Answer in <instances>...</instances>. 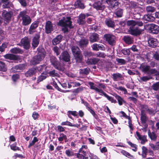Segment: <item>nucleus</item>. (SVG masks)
I'll list each match as a JSON object with an SVG mask.
<instances>
[{"mask_svg":"<svg viewBox=\"0 0 159 159\" xmlns=\"http://www.w3.org/2000/svg\"><path fill=\"white\" fill-rule=\"evenodd\" d=\"M88 43V40L85 39H82L79 41L76 42V44L81 48L86 46Z\"/></svg>","mask_w":159,"mask_h":159,"instance_id":"nucleus-14","label":"nucleus"},{"mask_svg":"<svg viewBox=\"0 0 159 159\" xmlns=\"http://www.w3.org/2000/svg\"><path fill=\"white\" fill-rule=\"evenodd\" d=\"M88 147L87 145H82L79 150V152L82 153L84 156L86 155L87 153L88 152Z\"/></svg>","mask_w":159,"mask_h":159,"instance_id":"nucleus-26","label":"nucleus"},{"mask_svg":"<svg viewBox=\"0 0 159 159\" xmlns=\"http://www.w3.org/2000/svg\"><path fill=\"white\" fill-rule=\"evenodd\" d=\"M104 37L106 41L111 45H114L115 43L116 37L114 35L106 34L104 35Z\"/></svg>","mask_w":159,"mask_h":159,"instance_id":"nucleus-7","label":"nucleus"},{"mask_svg":"<svg viewBox=\"0 0 159 159\" xmlns=\"http://www.w3.org/2000/svg\"><path fill=\"white\" fill-rule=\"evenodd\" d=\"M86 16L84 14H81L79 16L77 22L79 25H83L85 23V18Z\"/></svg>","mask_w":159,"mask_h":159,"instance_id":"nucleus-21","label":"nucleus"},{"mask_svg":"<svg viewBox=\"0 0 159 159\" xmlns=\"http://www.w3.org/2000/svg\"><path fill=\"white\" fill-rule=\"evenodd\" d=\"M46 78V76L44 74H42L41 75H40L37 80V81L38 83H39L42 80H43L45 79Z\"/></svg>","mask_w":159,"mask_h":159,"instance_id":"nucleus-52","label":"nucleus"},{"mask_svg":"<svg viewBox=\"0 0 159 159\" xmlns=\"http://www.w3.org/2000/svg\"><path fill=\"white\" fill-rule=\"evenodd\" d=\"M48 74H49L50 76L52 77H58L59 76L58 74L54 70L50 71L48 72Z\"/></svg>","mask_w":159,"mask_h":159,"instance_id":"nucleus-45","label":"nucleus"},{"mask_svg":"<svg viewBox=\"0 0 159 159\" xmlns=\"http://www.w3.org/2000/svg\"><path fill=\"white\" fill-rule=\"evenodd\" d=\"M106 2L110 5L112 8H116L119 4L118 0H106Z\"/></svg>","mask_w":159,"mask_h":159,"instance_id":"nucleus-11","label":"nucleus"},{"mask_svg":"<svg viewBox=\"0 0 159 159\" xmlns=\"http://www.w3.org/2000/svg\"><path fill=\"white\" fill-rule=\"evenodd\" d=\"M149 46L151 47L154 48L157 45V40L154 38H150L148 41Z\"/></svg>","mask_w":159,"mask_h":159,"instance_id":"nucleus-17","label":"nucleus"},{"mask_svg":"<svg viewBox=\"0 0 159 159\" xmlns=\"http://www.w3.org/2000/svg\"><path fill=\"white\" fill-rule=\"evenodd\" d=\"M74 56L77 62H80L82 61V56L81 52L77 54H75L74 55Z\"/></svg>","mask_w":159,"mask_h":159,"instance_id":"nucleus-34","label":"nucleus"},{"mask_svg":"<svg viewBox=\"0 0 159 159\" xmlns=\"http://www.w3.org/2000/svg\"><path fill=\"white\" fill-rule=\"evenodd\" d=\"M100 60L99 58H93L88 59L86 63L89 65H95Z\"/></svg>","mask_w":159,"mask_h":159,"instance_id":"nucleus-22","label":"nucleus"},{"mask_svg":"<svg viewBox=\"0 0 159 159\" xmlns=\"http://www.w3.org/2000/svg\"><path fill=\"white\" fill-rule=\"evenodd\" d=\"M53 50L57 56L60 53V49L57 47L55 46L53 49Z\"/></svg>","mask_w":159,"mask_h":159,"instance_id":"nucleus-61","label":"nucleus"},{"mask_svg":"<svg viewBox=\"0 0 159 159\" xmlns=\"http://www.w3.org/2000/svg\"><path fill=\"white\" fill-rule=\"evenodd\" d=\"M128 126L130 129V131H133L134 129V127L132 124L131 120H130V117H128Z\"/></svg>","mask_w":159,"mask_h":159,"instance_id":"nucleus-59","label":"nucleus"},{"mask_svg":"<svg viewBox=\"0 0 159 159\" xmlns=\"http://www.w3.org/2000/svg\"><path fill=\"white\" fill-rule=\"evenodd\" d=\"M149 30L151 32L154 34H157L159 30V26L154 24L150 25Z\"/></svg>","mask_w":159,"mask_h":159,"instance_id":"nucleus-15","label":"nucleus"},{"mask_svg":"<svg viewBox=\"0 0 159 159\" xmlns=\"http://www.w3.org/2000/svg\"><path fill=\"white\" fill-rule=\"evenodd\" d=\"M50 61L52 64L54 66V67L58 69V67L59 65V63L57 61L56 58L54 56H51L50 57Z\"/></svg>","mask_w":159,"mask_h":159,"instance_id":"nucleus-19","label":"nucleus"},{"mask_svg":"<svg viewBox=\"0 0 159 159\" xmlns=\"http://www.w3.org/2000/svg\"><path fill=\"white\" fill-rule=\"evenodd\" d=\"M40 35L39 34H36L32 39V45L34 48L37 47L39 43Z\"/></svg>","mask_w":159,"mask_h":159,"instance_id":"nucleus-13","label":"nucleus"},{"mask_svg":"<svg viewBox=\"0 0 159 159\" xmlns=\"http://www.w3.org/2000/svg\"><path fill=\"white\" fill-rule=\"evenodd\" d=\"M4 57L7 59L11 60H15L17 59L16 56L12 54H7L4 56Z\"/></svg>","mask_w":159,"mask_h":159,"instance_id":"nucleus-36","label":"nucleus"},{"mask_svg":"<svg viewBox=\"0 0 159 159\" xmlns=\"http://www.w3.org/2000/svg\"><path fill=\"white\" fill-rule=\"evenodd\" d=\"M105 23L109 27L113 28L115 26V22L110 18L106 19L105 21Z\"/></svg>","mask_w":159,"mask_h":159,"instance_id":"nucleus-20","label":"nucleus"},{"mask_svg":"<svg viewBox=\"0 0 159 159\" xmlns=\"http://www.w3.org/2000/svg\"><path fill=\"white\" fill-rule=\"evenodd\" d=\"M7 70V68L5 64L2 61H0V71L6 72Z\"/></svg>","mask_w":159,"mask_h":159,"instance_id":"nucleus-39","label":"nucleus"},{"mask_svg":"<svg viewBox=\"0 0 159 159\" xmlns=\"http://www.w3.org/2000/svg\"><path fill=\"white\" fill-rule=\"evenodd\" d=\"M38 25V23L36 22L32 23L29 30V33L30 34H33L35 31V30Z\"/></svg>","mask_w":159,"mask_h":159,"instance_id":"nucleus-16","label":"nucleus"},{"mask_svg":"<svg viewBox=\"0 0 159 159\" xmlns=\"http://www.w3.org/2000/svg\"><path fill=\"white\" fill-rule=\"evenodd\" d=\"M96 56L98 57L105 58L106 55L103 52H98L97 53Z\"/></svg>","mask_w":159,"mask_h":159,"instance_id":"nucleus-57","label":"nucleus"},{"mask_svg":"<svg viewBox=\"0 0 159 159\" xmlns=\"http://www.w3.org/2000/svg\"><path fill=\"white\" fill-rule=\"evenodd\" d=\"M128 25L130 26L128 32L129 33L134 36L140 35L143 31V29H141L138 27H135L136 25L139 26H142L143 23L140 20H129L127 22Z\"/></svg>","mask_w":159,"mask_h":159,"instance_id":"nucleus-1","label":"nucleus"},{"mask_svg":"<svg viewBox=\"0 0 159 159\" xmlns=\"http://www.w3.org/2000/svg\"><path fill=\"white\" fill-rule=\"evenodd\" d=\"M70 56L68 52L66 51H63L61 54V55L60 58L63 60V61L68 62L70 61Z\"/></svg>","mask_w":159,"mask_h":159,"instance_id":"nucleus-12","label":"nucleus"},{"mask_svg":"<svg viewBox=\"0 0 159 159\" xmlns=\"http://www.w3.org/2000/svg\"><path fill=\"white\" fill-rule=\"evenodd\" d=\"M123 39L126 43L129 44L132 43L133 41L132 38L129 36H124Z\"/></svg>","mask_w":159,"mask_h":159,"instance_id":"nucleus-35","label":"nucleus"},{"mask_svg":"<svg viewBox=\"0 0 159 159\" xmlns=\"http://www.w3.org/2000/svg\"><path fill=\"white\" fill-rule=\"evenodd\" d=\"M143 19L146 21H153L155 20V18L151 15L148 14L144 16Z\"/></svg>","mask_w":159,"mask_h":159,"instance_id":"nucleus-28","label":"nucleus"},{"mask_svg":"<svg viewBox=\"0 0 159 159\" xmlns=\"http://www.w3.org/2000/svg\"><path fill=\"white\" fill-rule=\"evenodd\" d=\"M2 7L3 8H7L10 7H13V5L12 2L9 1L3 3Z\"/></svg>","mask_w":159,"mask_h":159,"instance_id":"nucleus-37","label":"nucleus"},{"mask_svg":"<svg viewBox=\"0 0 159 159\" xmlns=\"http://www.w3.org/2000/svg\"><path fill=\"white\" fill-rule=\"evenodd\" d=\"M72 51L73 55L75 54H77L81 52L79 48L76 46H73L71 48Z\"/></svg>","mask_w":159,"mask_h":159,"instance_id":"nucleus-41","label":"nucleus"},{"mask_svg":"<svg viewBox=\"0 0 159 159\" xmlns=\"http://www.w3.org/2000/svg\"><path fill=\"white\" fill-rule=\"evenodd\" d=\"M17 45L23 46L25 49H28L30 46V41L27 37H25L21 40L20 43L17 44Z\"/></svg>","mask_w":159,"mask_h":159,"instance_id":"nucleus-6","label":"nucleus"},{"mask_svg":"<svg viewBox=\"0 0 159 159\" xmlns=\"http://www.w3.org/2000/svg\"><path fill=\"white\" fill-rule=\"evenodd\" d=\"M65 153L67 156L71 157L74 155V152L70 149H67Z\"/></svg>","mask_w":159,"mask_h":159,"instance_id":"nucleus-47","label":"nucleus"},{"mask_svg":"<svg viewBox=\"0 0 159 159\" xmlns=\"http://www.w3.org/2000/svg\"><path fill=\"white\" fill-rule=\"evenodd\" d=\"M140 67L142 71L145 73H148L150 70V67L149 66L144 64L141 65Z\"/></svg>","mask_w":159,"mask_h":159,"instance_id":"nucleus-30","label":"nucleus"},{"mask_svg":"<svg viewBox=\"0 0 159 159\" xmlns=\"http://www.w3.org/2000/svg\"><path fill=\"white\" fill-rule=\"evenodd\" d=\"M67 138L66 136L63 133L60 134V137L58 138V140L59 141H62L64 139H66Z\"/></svg>","mask_w":159,"mask_h":159,"instance_id":"nucleus-55","label":"nucleus"},{"mask_svg":"<svg viewBox=\"0 0 159 159\" xmlns=\"http://www.w3.org/2000/svg\"><path fill=\"white\" fill-rule=\"evenodd\" d=\"M136 135L135 137L136 138L137 140L141 141L140 143L141 144H144L147 141L146 135H141L138 131L136 132Z\"/></svg>","mask_w":159,"mask_h":159,"instance_id":"nucleus-9","label":"nucleus"},{"mask_svg":"<svg viewBox=\"0 0 159 159\" xmlns=\"http://www.w3.org/2000/svg\"><path fill=\"white\" fill-rule=\"evenodd\" d=\"M153 89L155 90H157L159 89V82L156 83L152 85Z\"/></svg>","mask_w":159,"mask_h":159,"instance_id":"nucleus-63","label":"nucleus"},{"mask_svg":"<svg viewBox=\"0 0 159 159\" xmlns=\"http://www.w3.org/2000/svg\"><path fill=\"white\" fill-rule=\"evenodd\" d=\"M148 135L151 140L155 141L157 139V136L154 132L151 133L148 132Z\"/></svg>","mask_w":159,"mask_h":159,"instance_id":"nucleus-46","label":"nucleus"},{"mask_svg":"<svg viewBox=\"0 0 159 159\" xmlns=\"http://www.w3.org/2000/svg\"><path fill=\"white\" fill-rule=\"evenodd\" d=\"M112 78L115 81L122 80L123 78L122 75L119 73H114L112 74Z\"/></svg>","mask_w":159,"mask_h":159,"instance_id":"nucleus-27","label":"nucleus"},{"mask_svg":"<svg viewBox=\"0 0 159 159\" xmlns=\"http://www.w3.org/2000/svg\"><path fill=\"white\" fill-rule=\"evenodd\" d=\"M89 71L90 69L89 68H87L82 70L81 72L83 74L87 75L89 73Z\"/></svg>","mask_w":159,"mask_h":159,"instance_id":"nucleus-60","label":"nucleus"},{"mask_svg":"<svg viewBox=\"0 0 159 159\" xmlns=\"http://www.w3.org/2000/svg\"><path fill=\"white\" fill-rule=\"evenodd\" d=\"M62 38L61 35H58L52 40V43L54 45H56L59 43L61 41Z\"/></svg>","mask_w":159,"mask_h":159,"instance_id":"nucleus-32","label":"nucleus"},{"mask_svg":"<svg viewBox=\"0 0 159 159\" xmlns=\"http://www.w3.org/2000/svg\"><path fill=\"white\" fill-rule=\"evenodd\" d=\"M89 39L91 43L97 42L99 40V35L96 33H92L90 35Z\"/></svg>","mask_w":159,"mask_h":159,"instance_id":"nucleus-18","label":"nucleus"},{"mask_svg":"<svg viewBox=\"0 0 159 159\" xmlns=\"http://www.w3.org/2000/svg\"><path fill=\"white\" fill-rule=\"evenodd\" d=\"M100 93V95H102L101 94H102L105 97H106L108 99V100L111 101V102L115 103L116 102V100L114 99L108 95L106 93L104 92L103 90L102 92H101Z\"/></svg>","mask_w":159,"mask_h":159,"instance_id":"nucleus-31","label":"nucleus"},{"mask_svg":"<svg viewBox=\"0 0 159 159\" xmlns=\"http://www.w3.org/2000/svg\"><path fill=\"white\" fill-rule=\"evenodd\" d=\"M84 55L85 57H89L91 56H93V54L92 52H85L84 53Z\"/></svg>","mask_w":159,"mask_h":159,"instance_id":"nucleus-62","label":"nucleus"},{"mask_svg":"<svg viewBox=\"0 0 159 159\" xmlns=\"http://www.w3.org/2000/svg\"><path fill=\"white\" fill-rule=\"evenodd\" d=\"M121 153L123 155L128 157L131 159H135L134 157L133 156L131 155L129 153L125 150H122L121 151Z\"/></svg>","mask_w":159,"mask_h":159,"instance_id":"nucleus-40","label":"nucleus"},{"mask_svg":"<svg viewBox=\"0 0 159 159\" xmlns=\"http://www.w3.org/2000/svg\"><path fill=\"white\" fill-rule=\"evenodd\" d=\"M10 52L11 53L16 54H21L23 52L22 50L17 48H14L11 49Z\"/></svg>","mask_w":159,"mask_h":159,"instance_id":"nucleus-33","label":"nucleus"},{"mask_svg":"<svg viewBox=\"0 0 159 159\" xmlns=\"http://www.w3.org/2000/svg\"><path fill=\"white\" fill-rule=\"evenodd\" d=\"M38 52L37 55L34 56L32 59L31 62L35 65L39 63L45 57L46 53L44 49L43 48L38 49Z\"/></svg>","mask_w":159,"mask_h":159,"instance_id":"nucleus-3","label":"nucleus"},{"mask_svg":"<svg viewBox=\"0 0 159 159\" xmlns=\"http://www.w3.org/2000/svg\"><path fill=\"white\" fill-rule=\"evenodd\" d=\"M114 87L117 89L123 91L125 94L127 92L126 89L125 88L122 86L117 87V84H115L114 85Z\"/></svg>","mask_w":159,"mask_h":159,"instance_id":"nucleus-50","label":"nucleus"},{"mask_svg":"<svg viewBox=\"0 0 159 159\" xmlns=\"http://www.w3.org/2000/svg\"><path fill=\"white\" fill-rule=\"evenodd\" d=\"M55 27L54 25L50 21H48L45 25V31L46 33L48 34L53 31Z\"/></svg>","mask_w":159,"mask_h":159,"instance_id":"nucleus-8","label":"nucleus"},{"mask_svg":"<svg viewBox=\"0 0 159 159\" xmlns=\"http://www.w3.org/2000/svg\"><path fill=\"white\" fill-rule=\"evenodd\" d=\"M128 144L130 146H131V147L133 148L132 150L135 152H136L137 151V146L134 143H132L131 142L129 141L128 142Z\"/></svg>","mask_w":159,"mask_h":159,"instance_id":"nucleus-53","label":"nucleus"},{"mask_svg":"<svg viewBox=\"0 0 159 159\" xmlns=\"http://www.w3.org/2000/svg\"><path fill=\"white\" fill-rule=\"evenodd\" d=\"M19 18L22 20V24L24 25H27L30 24L31 22V19L28 15L26 11H23L20 12L18 16Z\"/></svg>","mask_w":159,"mask_h":159,"instance_id":"nucleus-4","label":"nucleus"},{"mask_svg":"<svg viewBox=\"0 0 159 159\" xmlns=\"http://www.w3.org/2000/svg\"><path fill=\"white\" fill-rule=\"evenodd\" d=\"M37 72L36 68H32L28 70L25 74V76L27 77H30L35 74Z\"/></svg>","mask_w":159,"mask_h":159,"instance_id":"nucleus-23","label":"nucleus"},{"mask_svg":"<svg viewBox=\"0 0 159 159\" xmlns=\"http://www.w3.org/2000/svg\"><path fill=\"white\" fill-rule=\"evenodd\" d=\"M77 157L78 159H87L88 158V157H85L84 155L79 153L76 154Z\"/></svg>","mask_w":159,"mask_h":159,"instance_id":"nucleus-56","label":"nucleus"},{"mask_svg":"<svg viewBox=\"0 0 159 159\" xmlns=\"http://www.w3.org/2000/svg\"><path fill=\"white\" fill-rule=\"evenodd\" d=\"M115 97L116 99L117 100L119 104L120 105H122L123 102H124L123 98L117 95H115Z\"/></svg>","mask_w":159,"mask_h":159,"instance_id":"nucleus-44","label":"nucleus"},{"mask_svg":"<svg viewBox=\"0 0 159 159\" xmlns=\"http://www.w3.org/2000/svg\"><path fill=\"white\" fill-rule=\"evenodd\" d=\"M61 125H67L70 126H73L75 127H78L79 126L78 124L72 125L70 122L66 121V122H63L61 123Z\"/></svg>","mask_w":159,"mask_h":159,"instance_id":"nucleus-43","label":"nucleus"},{"mask_svg":"<svg viewBox=\"0 0 159 159\" xmlns=\"http://www.w3.org/2000/svg\"><path fill=\"white\" fill-rule=\"evenodd\" d=\"M123 10L122 9H119L115 12V13L118 17H121L123 14Z\"/></svg>","mask_w":159,"mask_h":159,"instance_id":"nucleus-51","label":"nucleus"},{"mask_svg":"<svg viewBox=\"0 0 159 159\" xmlns=\"http://www.w3.org/2000/svg\"><path fill=\"white\" fill-rule=\"evenodd\" d=\"M2 15L4 18V23L7 24L11 20V17L13 15V12L11 11L8 12L3 10L2 11Z\"/></svg>","mask_w":159,"mask_h":159,"instance_id":"nucleus-5","label":"nucleus"},{"mask_svg":"<svg viewBox=\"0 0 159 159\" xmlns=\"http://www.w3.org/2000/svg\"><path fill=\"white\" fill-rule=\"evenodd\" d=\"M93 7L97 10H102L105 8V5L102 3V1L96 2L93 4Z\"/></svg>","mask_w":159,"mask_h":159,"instance_id":"nucleus-10","label":"nucleus"},{"mask_svg":"<svg viewBox=\"0 0 159 159\" xmlns=\"http://www.w3.org/2000/svg\"><path fill=\"white\" fill-rule=\"evenodd\" d=\"M146 10L148 13H151L155 11L156 8L153 7L149 6L146 7Z\"/></svg>","mask_w":159,"mask_h":159,"instance_id":"nucleus-38","label":"nucleus"},{"mask_svg":"<svg viewBox=\"0 0 159 159\" xmlns=\"http://www.w3.org/2000/svg\"><path fill=\"white\" fill-rule=\"evenodd\" d=\"M121 52L125 55H129L130 54V51L128 49H123L122 50Z\"/></svg>","mask_w":159,"mask_h":159,"instance_id":"nucleus-64","label":"nucleus"},{"mask_svg":"<svg viewBox=\"0 0 159 159\" xmlns=\"http://www.w3.org/2000/svg\"><path fill=\"white\" fill-rule=\"evenodd\" d=\"M116 61L120 65H124L126 63V61L123 59L117 58Z\"/></svg>","mask_w":159,"mask_h":159,"instance_id":"nucleus-58","label":"nucleus"},{"mask_svg":"<svg viewBox=\"0 0 159 159\" xmlns=\"http://www.w3.org/2000/svg\"><path fill=\"white\" fill-rule=\"evenodd\" d=\"M89 84L90 86V89H93L95 90V91L98 92L99 93L102 92V90L98 89L96 87H95L94 85V83L92 82H89L88 83Z\"/></svg>","mask_w":159,"mask_h":159,"instance_id":"nucleus-29","label":"nucleus"},{"mask_svg":"<svg viewBox=\"0 0 159 159\" xmlns=\"http://www.w3.org/2000/svg\"><path fill=\"white\" fill-rule=\"evenodd\" d=\"M148 152L147 148L145 146L142 147V153L141 155L143 158H145L146 157V155Z\"/></svg>","mask_w":159,"mask_h":159,"instance_id":"nucleus-42","label":"nucleus"},{"mask_svg":"<svg viewBox=\"0 0 159 159\" xmlns=\"http://www.w3.org/2000/svg\"><path fill=\"white\" fill-rule=\"evenodd\" d=\"M71 23L70 18L67 17L66 18H63V19L60 20L57 23V25L61 26L62 31L64 33H66L68 32L70 29L73 28Z\"/></svg>","mask_w":159,"mask_h":159,"instance_id":"nucleus-2","label":"nucleus"},{"mask_svg":"<svg viewBox=\"0 0 159 159\" xmlns=\"http://www.w3.org/2000/svg\"><path fill=\"white\" fill-rule=\"evenodd\" d=\"M16 143H14L10 145V148L11 149L14 151L20 150L19 148L16 146Z\"/></svg>","mask_w":159,"mask_h":159,"instance_id":"nucleus-54","label":"nucleus"},{"mask_svg":"<svg viewBox=\"0 0 159 159\" xmlns=\"http://www.w3.org/2000/svg\"><path fill=\"white\" fill-rule=\"evenodd\" d=\"M147 117L146 114L144 113L142 111L141 113V123L143 124L145 128H146L148 127V125L146 124L147 120Z\"/></svg>","mask_w":159,"mask_h":159,"instance_id":"nucleus-24","label":"nucleus"},{"mask_svg":"<svg viewBox=\"0 0 159 159\" xmlns=\"http://www.w3.org/2000/svg\"><path fill=\"white\" fill-rule=\"evenodd\" d=\"M74 5L76 8H80L83 9L85 7L84 4L82 2V0H77L75 2Z\"/></svg>","mask_w":159,"mask_h":159,"instance_id":"nucleus-25","label":"nucleus"},{"mask_svg":"<svg viewBox=\"0 0 159 159\" xmlns=\"http://www.w3.org/2000/svg\"><path fill=\"white\" fill-rule=\"evenodd\" d=\"M38 141V139L37 137H35L34 138L33 140L31 142H30V144L28 146V148H30L31 147L33 146L35 143Z\"/></svg>","mask_w":159,"mask_h":159,"instance_id":"nucleus-49","label":"nucleus"},{"mask_svg":"<svg viewBox=\"0 0 159 159\" xmlns=\"http://www.w3.org/2000/svg\"><path fill=\"white\" fill-rule=\"evenodd\" d=\"M53 85L55 87L56 89L57 90H58V91L62 92H69V90H66V91H64L62 90H61L60 88H59L57 84L55 82L53 81Z\"/></svg>","mask_w":159,"mask_h":159,"instance_id":"nucleus-48","label":"nucleus"}]
</instances>
